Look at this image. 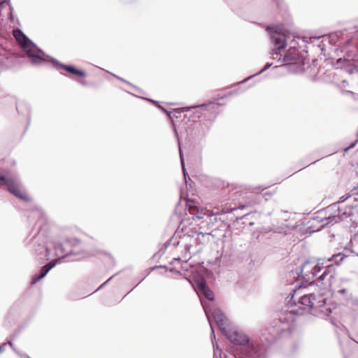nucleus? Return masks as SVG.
Masks as SVG:
<instances>
[{"mask_svg": "<svg viewBox=\"0 0 358 358\" xmlns=\"http://www.w3.org/2000/svg\"><path fill=\"white\" fill-rule=\"evenodd\" d=\"M357 141H358V139H357L354 143H352L351 144L350 147L345 148V151L347 152L350 148L355 147Z\"/></svg>", "mask_w": 358, "mask_h": 358, "instance_id": "obj_24", "label": "nucleus"}, {"mask_svg": "<svg viewBox=\"0 0 358 358\" xmlns=\"http://www.w3.org/2000/svg\"><path fill=\"white\" fill-rule=\"evenodd\" d=\"M336 268L333 264L326 266L324 271L318 278V286L321 287L325 296L327 297V303H330L335 306L334 310L336 308L337 303L331 302L329 296H334L339 301V304H345L349 302L352 298V294L349 289L342 288L336 289Z\"/></svg>", "mask_w": 358, "mask_h": 358, "instance_id": "obj_3", "label": "nucleus"}, {"mask_svg": "<svg viewBox=\"0 0 358 358\" xmlns=\"http://www.w3.org/2000/svg\"><path fill=\"white\" fill-rule=\"evenodd\" d=\"M58 262V259L55 262H53V263L50 262V263L46 264L45 266H44L43 267H42V268L40 271V273L38 275L35 274L33 276V278L31 279V284H35L38 281H39L41 279L44 278L46 275V274L48 273V271L55 266L56 262Z\"/></svg>", "mask_w": 358, "mask_h": 358, "instance_id": "obj_14", "label": "nucleus"}, {"mask_svg": "<svg viewBox=\"0 0 358 358\" xmlns=\"http://www.w3.org/2000/svg\"><path fill=\"white\" fill-rule=\"evenodd\" d=\"M151 102H153V103H156L155 101L153 100H150Z\"/></svg>", "mask_w": 358, "mask_h": 358, "instance_id": "obj_32", "label": "nucleus"}, {"mask_svg": "<svg viewBox=\"0 0 358 358\" xmlns=\"http://www.w3.org/2000/svg\"><path fill=\"white\" fill-rule=\"evenodd\" d=\"M201 303L212 330L210 337L214 350V358H221L220 350L218 348V345L217 344H215L213 341L215 334L214 329L211 323L210 315L213 318L215 322L216 323L217 326L218 327L222 334H225L227 332V329L231 327V325L221 310H220L219 308H215L213 310H211L210 306L208 304L203 303L202 301Z\"/></svg>", "mask_w": 358, "mask_h": 358, "instance_id": "obj_6", "label": "nucleus"}, {"mask_svg": "<svg viewBox=\"0 0 358 358\" xmlns=\"http://www.w3.org/2000/svg\"><path fill=\"white\" fill-rule=\"evenodd\" d=\"M352 245V239L350 240V243L345 248V250L346 251L347 253L348 252H350V253H354L355 252L354 250H352L351 248Z\"/></svg>", "mask_w": 358, "mask_h": 358, "instance_id": "obj_21", "label": "nucleus"}, {"mask_svg": "<svg viewBox=\"0 0 358 358\" xmlns=\"http://www.w3.org/2000/svg\"><path fill=\"white\" fill-rule=\"evenodd\" d=\"M8 344L9 345H10L11 347L13 346V343L11 342H8Z\"/></svg>", "mask_w": 358, "mask_h": 358, "instance_id": "obj_30", "label": "nucleus"}, {"mask_svg": "<svg viewBox=\"0 0 358 358\" xmlns=\"http://www.w3.org/2000/svg\"><path fill=\"white\" fill-rule=\"evenodd\" d=\"M58 68L63 69L67 71L68 72H70L73 74L80 76L81 77H84L85 76V71L76 69L72 66H66V65H63V64H59Z\"/></svg>", "mask_w": 358, "mask_h": 358, "instance_id": "obj_15", "label": "nucleus"}, {"mask_svg": "<svg viewBox=\"0 0 358 358\" xmlns=\"http://www.w3.org/2000/svg\"><path fill=\"white\" fill-rule=\"evenodd\" d=\"M210 240L209 233H202L194 231L192 235L185 234L179 241L176 237H173L171 242L173 246H181L184 248L182 250V257H187V254L191 253V249L194 248L193 252H199L201 250L202 246L206 245Z\"/></svg>", "mask_w": 358, "mask_h": 358, "instance_id": "obj_5", "label": "nucleus"}, {"mask_svg": "<svg viewBox=\"0 0 358 358\" xmlns=\"http://www.w3.org/2000/svg\"><path fill=\"white\" fill-rule=\"evenodd\" d=\"M178 145H179L180 158L181 165H182V171H183L185 179L186 180L187 172H186V169H185V167L184 158H183V155L182 154V151H181V149H180V143L179 142H178Z\"/></svg>", "mask_w": 358, "mask_h": 358, "instance_id": "obj_19", "label": "nucleus"}, {"mask_svg": "<svg viewBox=\"0 0 358 358\" xmlns=\"http://www.w3.org/2000/svg\"><path fill=\"white\" fill-rule=\"evenodd\" d=\"M271 38L275 46L271 54L273 56L280 55L279 60L283 55L282 61L287 64H291L302 57L300 50L306 47V41L303 38L277 31L272 33Z\"/></svg>", "mask_w": 358, "mask_h": 358, "instance_id": "obj_2", "label": "nucleus"}, {"mask_svg": "<svg viewBox=\"0 0 358 358\" xmlns=\"http://www.w3.org/2000/svg\"><path fill=\"white\" fill-rule=\"evenodd\" d=\"M196 286L198 289L203 294L206 299L213 301L214 299L213 292L207 287L205 280L203 278L197 279Z\"/></svg>", "mask_w": 358, "mask_h": 358, "instance_id": "obj_13", "label": "nucleus"}, {"mask_svg": "<svg viewBox=\"0 0 358 358\" xmlns=\"http://www.w3.org/2000/svg\"><path fill=\"white\" fill-rule=\"evenodd\" d=\"M350 339H351L350 341V346L352 347L353 348H355L357 342L353 338H350Z\"/></svg>", "mask_w": 358, "mask_h": 358, "instance_id": "obj_22", "label": "nucleus"}, {"mask_svg": "<svg viewBox=\"0 0 358 358\" xmlns=\"http://www.w3.org/2000/svg\"><path fill=\"white\" fill-rule=\"evenodd\" d=\"M343 201L344 200L330 205L324 210L320 212L318 218L322 223V227L337 223L350 217L357 211L358 204L355 199H354L353 204L350 203V201H348L346 203Z\"/></svg>", "mask_w": 358, "mask_h": 358, "instance_id": "obj_4", "label": "nucleus"}, {"mask_svg": "<svg viewBox=\"0 0 358 358\" xmlns=\"http://www.w3.org/2000/svg\"><path fill=\"white\" fill-rule=\"evenodd\" d=\"M326 293L317 294L311 293L309 294H303L301 296L298 303L295 302L294 294H293L289 300L287 301V307L286 315H299L303 314V310H310L313 315L324 317L329 316L335 308V306L328 303L327 297L325 296Z\"/></svg>", "mask_w": 358, "mask_h": 358, "instance_id": "obj_1", "label": "nucleus"}, {"mask_svg": "<svg viewBox=\"0 0 358 358\" xmlns=\"http://www.w3.org/2000/svg\"><path fill=\"white\" fill-rule=\"evenodd\" d=\"M222 334L234 344L235 346L232 349L234 355L238 353L242 346L246 345L250 342L246 335L232 327L227 329V332Z\"/></svg>", "mask_w": 358, "mask_h": 358, "instance_id": "obj_10", "label": "nucleus"}, {"mask_svg": "<svg viewBox=\"0 0 358 358\" xmlns=\"http://www.w3.org/2000/svg\"><path fill=\"white\" fill-rule=\"evenodd\" d=\"M344 62L347 63V66L345 67L346 68V71L348 72H349L350 73H352L357 71V67L355 66L353 68L348 67V66L350 64V62L348 59H344Z\"/></svg>", "mask_w": 358, "mask_h": 358, "instance_id": "obj_20", "label": "nucleus"}, {"mask_svg": "<svg viewBox=\"0 0 358 358\" xmlns=\"http://www.w3.org/2000/svg\"><path fill=\"white\" fill-rule=\"evenodd\" d=\"M345 93H346V94H351V95H352L353 96H355V94H354L352 92H350V91H345Z\"/></svg>", "mask_w": 358, "mask_h": 358, "instance_id": "obj_26", "label": "nucleus"}, {"mask_svg": "<svg viewBox=\"0 0 358 358\" xmlns=\"http://www.w3.org/2000/svg\"><path fill=\"white\" fill-rule=\"evenodd\" d=\"M111 278H108V280L105 282L99 288H101V287H103L107 282H108L109 280H110Z\"/></svg>", "mask_w": 358, "mask_h": 358, "instance_id": "obj_28", "label": "nucleus"}, {"mask_svg": "<svg viewBox=\"0 0 358 358\" xmlns=\"http://www.w3.org/2000/svg\"><path fill=\"white\" fill-rule=\"evenodd\" d=\"M6 186L8 190L16 197L24 201H29L31 199L26 192L20 189V184L15 176H4L0 173V186Z\"/></svg>", "mask_w": 358, "mask_h": 358, "instance_id": "obj_9", "label": "nucleus"}, {"mask_svg": "<svg viewBox=\"0 0 358 358\" xmlns=\"http://www.w3.org/2000/svg\"><path fill=\"white\" fill-rule=\"evenodd\" d=\"M271 66V64H268H268H266L265 65V66H264V68H263V69L259 71V73H262V72L264 71L265 70H266L267 69H268Z\"/></svg>", "mask_w": 358, "mask_h": 358, "instance_id": "obj_23", "label": "nucleus"}, {"mask_svg": "<svg viewBox=\"0 0 358 358\" xmlns=\"http://www.w3.org/2000/svg\"><path fill=\"white\" fill-rule=\"evenodd\" d=\"M320 271V263L308 260L301 265L300 276L306 282L310 284Z\"/></svg>", "mask_w": 358, "mask_h": 358, "instance_id": "obj_11", "label": "nucleus"}, {"mask_svg": "<svg viewBox=\"0 0 358 358\" xmlns=\"http://www.w3.org/2000/svg\"><path fill=\"white\" fill-rule=\"evenodd\" d=\"M29 218H31L33 220L38 219V220H43L44 218V215L43 212L38 209H36L31 212V215L29 217Z\"/></svg>", "mask_w": 358, "mask_h": 358, "instance_id": "obj_18", "label": "nucleus"}, {"mask_svg": "<svg viewBox=\"0 0 358 358\" xmlns=\"http://www.w3.org/2000/svg\"><path fill=\"white\" fill-rule=\"evenodd\" d=\"M28 358H31V357H28Z\"/></svg>", "mask_w": 358, "mask_h": 358, "instance_id": "obj_33", "label": "nucleus"}, {"mask_svg": "<svg viewBox=\"0 0 358 358\" xmlns=\"http://www.w3.org/2000/svg\"><path fill=\"white\" fill-rule=\"evenodd\" d=\"M343 350L345 354L347 352V349L345 347H343Z\"/></svg>", "mask_w": 358, "mask_h": 358, "instance_id": "obj_27", "label": "nucleus"}, {"mask_svg": "<svg viewBox=\"0 0 358 358\" xmlns=\"http://www.w3.org/2000/svg\"><path fill=\"white\" fill-rule=\"evenodd\" d=\"M348 254H343L341 252H338L337 254L333 255L330 258L328 259L329 262H334L335 264L339 265L341 264L345 257H348Z\"/></svg>", "mask_w": 358, "mask_h": 358, "instance_id": "obj_17", "label": "nucleus"}, {"mask_svg": "<svg viewBox=\"0 0 358 358\" xmlns=\"http://www.w3.org/2000/svg\"><path fill=\"white\" fill-rule=\"evenodd\" d=\"M342 62V59H339L337 62L338 64L341 63Z\"/></svg>", "mask_w": 358, "mask_h": 358, "instance_id": "obj_29", "label": "nucleus"}, {"mask_svg": "<svg viewBox=\"0 0 358 358\" xmlns=\"http://www.w3.org/2000/svg\"><path fill=\"white\" fill-rule=\"evenodd\" d=\"M219 213L218 212H216V213H213L212 212L211 210H207L206 208H201V209H199L198 211H197V213H196V217L198 219H203L204 218V216H207V217H211L213 215H218Z\"/></svg>", "mask_w": 358, "mask_h": 358, "instance_id": "obj_16", "label": "nucleus"}, {"mask_svg": "<svg viewBox=\"0 0 358 358\" xmlns=\"http://www.w3.org/2000/svg\"><path fill=\"white\" fill-rule=\"evenodd\" d=\"M174 131L176 133V136H177L176 129L174 128Z\"/></svg>", "mask_w": 358, "mask_h": 358, "instance_id": "obj_31", "label": "nucleus"}, {"mask_svg": "<svg viewBox=\"0 0 358 358\" xmlns=\"http://www.w3.org/2000/svg\"><path fill=\"white\" fill-rule=\"evenodd\" d=\"M13 36L22 49L31 58L33 64H38L46 60L44 53L38 50L21 30H13Z\"/></svg>", "mask_w": 358, "mask_h": 358, "instance_id": "obj_7", "label": "nucleus"}, {"mask_svg": "<svg viewBox=\"0 0 358 358\" xmlns=\"http://www.w3.org/2000/svg\"><path fill=\"white\" fill-rule=\"evenodd\" d=\"M72 245L73 244L70 243L69 241L64 242L62 245L55 244V243L52 242L49 243L45 248L46 257L48 258H50L52 256L50 254V246H53L55 252V256L57 257L58 259L64 258L66 256L72 255Z\"/></svg>", "mask_w": 358, "mask_h": 358, "instance_id": "obj_12", "label": "nucleus"}, {"mask_svg": "<svg viewBox=\"0 0 358 358\" xmlns=\"http://www.w3.org/2000/svg\"><path fill=\"white\" fill-rule=\"evenodd\" d=\"M266 348L264 345L249 342L242 346L235 354V358H266Z\"/></svg>", "mask_w": 358, "mask_h": 358, "instance_id": "obj_8", "label": "nucleus"}, {"mask_svg": "<svg viewBox=\"0 0 358 358\" xmlns=\"http://www.w3.org/2000/svg\"><path fill=\"white\" fill-rule=\"evenodd\" d=\"M5 345H6V344H4V345H3L0 346V352H2V351H3V350H4Z\"/></svg>", "mask_w": 358, "mask_h": 358, "instance_id": "obj_25", "label": "nucleus"}]
</instances>
